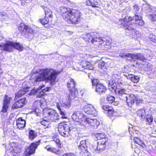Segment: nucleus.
I'll return each mask as SVG.
<instances>
[{
	"label": "nucleus",
	"instance_id": "obj_1",
	"mask_svg": "<svg viewBox=\"0 0 156 156\" xmlns=\"http://www.w3.org/2000/svg\"><path fill=\"white\" fill-rule=\"evenodd\" d=\"M59 12L62 14L64 20L69 23L77 24L80 20V12L78 9H72L64 6L60 7Z\"/></svg>",
	"mask_w": 156,
	"mask_h": 156
},
{
	"label": "nucleus",
	"instance_id": "obj_2",
	"mask_svg": "<svg viewBox=\"0 0 156 156\" xmlns=\"http://www.w3.org/2000/svg\"><path fill=\"white\" fill-rule=\"evenodd\" d=\"M121 27L123 28L125 30H132L134 32H135V30L130 25L135 23L142 26L144 24L142 17L136 15L132 17L131 16H126L124 19H121Z\"/></svg>",
	"mask_w": 156,
	"mask_h": 156
},
{
	"label": "nucleus",
	"instance_id": "obj_3",
	"mask_svg": "<svg viewBox=\"0 0 156 156\" xmlns=\"http://www.w3.org/2000/svg\"><path fill=\"white\" fill-rule=\"evenodd\" d=\"M41 74L46 80H49L51 84H54L57 73L53 69L47 68L41 70Z\"/></svg>",
	"mask_w": 156,
	"mask_h": 156
},
{
	"label": "nucleus",
	"instance_id": "obj_4",
	"mask_svg": "<svg viewBox=\"0 0 156 156\" xmlns=\"http://www.w3.org/2000/svg\"><path fill=\"white\" fill-rule=\"evenodd\" d=\"M73 127L69 122L59 123L58 126V131L60 134L64 137H67L70 135V131Z\"/></svg>",
	"mask_w": 156,
	"mask_h": 156
},
{
	"label": "nucleus",
	"instance_id": "obj_5",
	"mask_svg": "<svg viewBox=\"0 0 156 156\" xmlns=\"http://www.w3.org/2000/svg\"><path fill=\"white\" fill-rule=\"evenodd\" d=\"M73 127L69 122L59 123L58 126V131L60 134L64 137H67L70 135V131Z\"/></svg>",
	"mask_w": 156,
	"mask_h": 156
},
{
	"label": "nucleus",
	"instance_id": "obj_6",
	"mask_svg": "<svg viewBox=\"0 0 156 156\" xmlns=\"http://www.w3.org/2000/svg\"><path fill=\"white\" fill-rule=\"evenodd\" d=\"M45 118L50 121H55L58 119V115L55 110L53 109L46 108L44 110Z\"/></svg>",
	"mask_w": 156,
	"mask_h": 156
},
{
	"label": "nucleus",
	"instance_id": "obj_7",
	"mask_svg": "<svg viewBox=\"0 0 156 156\" xmlns=\"http://www.w3.org/2000/svg\"><path fill=\"white\" fill-rule=\"evenodd\" d=\"M76 82L72 79L69 80L67 84L69 89V97L70 99H73L77 96V89L75 88Z\"/></svg>",
	"mask_w": 156,
	"mask_h": 156
},
{
	"label": "nucleus",
	"instance_id": "obj_8",
	"mask_svg": "<svg viewBox=\"0 0 156 156\" xmlns=\"http://www.w3.org/2000/svg\"><path fill=\"white\" fill-rule=\"evenodd\" d=\"M73 120L76 121L80 125H85L86 116L80 111H77L73 113L71 116Z\"/></svg>",
	"mask_w": 156,
	"mask_h": 156
},
{
	"label": "nucleus",
	"instance_id": "obj_9",
	"mask_svg": "<svg viewBox=\"0 0 156 156\" xmlns=\"http://www.w3.org/2000/svg\"><path fill=\"white\" fill-rule=\"evenodd\" d=\"M92 86H95V91L99 94H101L105 93L107 89L102 84L99 82L96 79H91Z\"/></svg>",
	"mask_w": 156,
	"mask_h": 156
},
{
	"label": "nucleus",
	"instance_id": "obj_10",
	"mask_svg": "<svg viewBox=\"0 0 156 156\" xmlns=\"http://www.w3.org/2000/svg\"><path fill=\"white\" fill-rule=\"evenodd\" d=\"M18 29L21 32V34L26 37H28L33 33L32 28L23 23L20 24V26L19 27Z\"/></svg>",
	"mask_w": 156,
	"mask_h": 156
},
{
	"label": "nucleus",
	"instance_id": "obj_11",
	"mask_svg": "<svg viewBox=\"0 0 156 156\" xmlns=\"http://www.w3.org/2000/svg\"><path fill=\"white\" fill-rule=\"evenodd\" d=\"M82 111H83L87 114L95 115L96 114V111L93 106L91 104L84 105L82 104L81 106Z\"/></svg>",
	"mask_w": 156,
	"mask_h": 156
},
{
	"label": "nucleus",
	"instance_id": "obj_12",
	"mask_svg": "<svg viewBox=\"0 0 156 156\" xmlns=\"http://www.w3.org/2000/svg\"><path fill=\"white\" fill-rule=\"evenodd\" d=\"M40 141L39 140L37 142L32 143L30 146L26 150L25 153V156H29L34 154L37 146L40 144Z\"/></svg>",
	"mask_w": 156,
	"mask_h": 156
},
{
	"label": "nucleus",
	"instance_id": "obj_13",
	"mask_svg": "<svg viewBox=\"0 0 156 156\" xmlns=\"http://www.w3.org/2000/svg\"><path fill=\"white\" fill-rule=\"evenodd\" d=\"M105 143H104L101 140L99 141L97 143L92 145L91 150L97 153H100L103 151L105 148Z\"/></svg>",
	"mask_w": 156,
	"mask_h": 156
},
{
	"label": "nucleus",
	"instance_id": "obj_14",
	"mask_svg": "<svg viewBox=\"0 0 156 156\" xmlns=\"http://www.w3.org/2000/svg\"><path fill=\"white\" fill-rule=\"evenodd\" d=\"M11 98L5 95L3 101V105L1 112L3 113L6 112L9 107V105L10 103V101Z\"/></svg>",
	"mask_w": 156,
	"mask_h": 156
},
{
	"label": "nucleus",
	"instance_id": "obj_15",
	"mask_svg": "<svg viewBox=\"0 0 156 156\" xmlns=\"http://www.w3.org/2000/svg\"><path fill=\"white\" fill-rule=\"evenodd\" d=\"M26 102L25 98H23L16 101L12 105V108L16 109L21 108L25 105Z\"/></svg>",
	"mask_w": 156,
	"mask_h": 156
},
{
	"label": "nucleus",
	"instance_id": "obj_16",
	"mask_svg": "<svg viewBox=\"0 0 156 156\" xmlns=\"http://www.w3.org/2000/svg\"><path fill=\"white\" fill-rule=\"evenodd\" d=\"M13 45L12 42L8 41L2 45V47L4 50L7 51L11 52L13 51Z\"/></svg>",
	"mask_w": 156,
	"mask_h": 156
},
{
	"label": "nucleus",
	"instance_id": "obj_17",
	"mask_svg": "<svg viewBox=\"0 0 156 156\" xmlns=\"http://www.w3.org/2000/svg\"><path fill=\"white\" fill-rule=\"evenodd\" d=\"M95 136L98 140L103 141L104 143H106L108 141V138L104 133H95Z\"/></svg>",
	"mask_w": 156,
	"mask_h": 156
},
{
	"label": "nucleus",
	"instance_id": "obj_18",
	"mask_svg": "<svg viewBox=\"0 0 156 156\" xmlns=\"http://www.w3.org/2000/svg\"><path fill=\"white\" fill-rule=\"evenodd\" d=\"M26 121L21 117L16 119V124L17 128L20 129H23L25 126Z\"/></svg>",
	"mask_w": 156,
	"mask_h": 156
},
{
	"label": "nucleus",
	"instance_id": "obj_19",
	"mask_svg": "<svg viewBox=\"0 0 156 156\" xmlns=\"http://www.w3.org/2000/svg\"><path fill=\"white\" fill-rule=\"evenodd\" d=\"M87 140H85L81 141L78 146V148L83 153L87 151Z\"/></svg>",
	"mask_w": 156,
	"mask_h": 156
},
{
	"label": "nucleus",
	"instance_id": "obj_20",
	"mask_svg": "<svg viewBox=\"0 0 156 156\" xmlns=\"http://www.w3.org/2000/svg\"><path fill=\"white\" fill-rule=\"evenodd\" d=\"M136 97L133 94H128L126 102L129 107H131L134 103Z\"/></svg>",
	"mask_w": 156,
	"mask_h": 156
},
{
	"label": "nucleus",
	"instance_id": "obj_21",
	"mask_svg": "<svg viewBox=\"0 0 156 156\" xmlns=\"http://www.w3.org/2000/svg\"><path fill=\"white\" fill-rule=\"evenodd\" d=\"M94 34H95V33H91L90 34H88L87 36H89L90 35L92 36L94 35ZM91 37L92 39L91 40V42L92 43H94V42H98L101 44H102V43L103 44H104L105 41H103L101 38L97 37H93V36H91Z\"/></svg>",
	"mask_w": 156,
	"mask_h": 156
},
{
	"label": "nucleus",
	"instance_id": "obj_22",
	"mask_svg": "<svg viewBox=\"0 0 156 156\" xmlns=\"http://www.w3.org/2000/svg\"><path fill=\"white\" fill-rule=\"evenodd\" d=\"M132 59L134 61H135L136 59H139L143 61L147 60L146 57L144 56L142 54L140 53L132 54Z\"/></svg>",
	"mask_w": 156,
	"mask_h": 156
},
{
	"label": "nucleus",
	"instance_id": "obj_23",
	"mask_svg": "<svg viewBox=\"0 0 156 156\" xmlns=\"http://www.w3.org/2000/svg\"><path fill=\"white\" fill-rule=\"evenodd\" d=\"M81 66L82 68L86 69L92 70L94 69L92 65L85 60L82 61Z\"/></svg>",
	"mask_w": 156,
	"mask_h": 156
},
{
	"label": "nucleus",
	"instance_id": "obj_24",
	"mask_svg": "<svg viewBox=\"0 0 156 156\" xmlns=\"http://www.w3.org/2000/svg\"><path fill=\"white\" fill-rule=\"evenodd\" d=\"M56 106L60 114L62 115V119H65L66 117V112L65 110L62 108V106L59 103H56Z\"/></svg>",
	"mask_w": 156,
	"mask_h": 156
},
{
	"label": "nucleus",
	"instance_id": "obj_25",
	"mask_svg": "<svg viewBox=\"0 0 156 156\" xmlns=\"http://www.w3.org/2000/svg\"><path fill=\"white\" fill-rule=\"evenodd\" d=\"M28 90V87H25L23 89V90H21L20 91L17 92L16 94V95L15 98V99L16 100L19 97L22 96V95L25 94L27 91Z\"/></svg>",
	"mask_w": 156,
	"mask_h": 156
},
{
	"label": "nucleus",
	"instance_id": "obj_26",
	"mask_svg": "<svg viewBox=\"0 0 156 156\" xmlns=\"http://www.w3.org/2000/svg\"><path fill=\"white\" fill-rule=\"evenodd\" d=\"M110 64V63L108 62H105L102 60H101L99 62V67L104 70L108 68Z\"/></svg>",
	"mask_w": 156,
	"mask_h": 156
},
{
	"label": "nucleus",
	"instance_id": "obj_27",
	"mask_svg": "<svg viewBox=\"0 0 156 156\" xmlns=\"http://www.w3.org/2000/svg\"><path fill=\"white\" fill-rule=\"evenodd\" d=\"M128 79L130 80L131 81L134 83H137L140 80V77L138 76L133 74L129 75L127 76Z\"/></svg>",
	"mask_w": 156,
	"mask_h": 156
},
{
	"label": "nucleus",
	"instance_id": "obj_28",
	"mask_svg": "<svg viewBox=\"0 0 156 156\" xmlns=\"http://www.w3.org/2000/svg\"><path fill=\"white\" fill-rule=\"evenodd\" d=\"M94 122H96L97 125H98L99 123V121H98L96 119H93L90 118H86V122H85V125L83 126L86 125V124L87 123L89 124L91 126H94Z\"/></svg>",
	"mask_w": 156,
	"mask_h": 156
},
{
	"label": "nucleus",
	"instance_id": "obj_29",
	"mask_svg": "<svg viewBox=\"0 0 156 156\" xmlns=\"http://www.w3.org/2000/svg\"><path fill=\"white\" fill-rule=\"evenodd\" d=\"M102 108L104 110L108 111L109 116H112L113 115V110L112 107L108 105H105L103 106Z\"/></svg>",
	"mask_w": 156,
	"mask_h": 156
},
{
	"label": "nucleus",
	"instance_id": "obj_30",
	"mask_svg": "<svg viewBox=\"0 0 156 156\" xmlns=\"http://www.w3.org/2000/svg\"><path fill=\"white\" fill-rule=\"evenodd\" d=\"M13 49L15 48L19 51H22L23 49V46L20 43L17 42H13Z\"/></svg>",
	"mask_w": 156,
	"mask_h": 156
},
{
	"label": "nucleus",
	"instance_id": "obj_31",
	"mask_svg": "<svg viewBox=\"0 0 156 156\" xmlns=\"http://www.w3.org/2000/svg\"><path fill=\"white\" fill-rule=\"evenodd\" d=\"M44 10L45 14V17L51 18L52 17V13L50 9L47 8H44Z\"/></svg>",
	"mask_w": 156,
	"mask_h": 156
},
{
	"label": "nucleus",
	"instance_id": "obj_32",
	"mask_svg": "<svg viewBox=\"0 0 156 156\" xmlns=\"http://www.w3.org/2000/svg\"><path fill=\"white\" fill-rule=\"evenodd\" d=\"M136 112L137 115L141 117V118H145V111L144 109H139Z\"/></svg>",
	"mask_w": 156,
	"mask_h": 156
},
{
	"label": "nucleus",
	"instance_id": "obj_33",
	"mask_svg": "<svg viewBox=\"0 0 156 156\" xmlns=\"http://www.w3.org/2000/svg\"><path fill=\"white\" fill-rule=\"evenodd\" d=\"M40 22L44 26V27H47L48 26H45V25L48 24L49 22V20L48 19V17H45L42 19H40Z\"/></svg>",
	"mask_w": 156,
	"mask_h": 156
},
{
	"label": "nucleus",
	"instance_id": "obj_34",
	"mask_svg": "<svg viewBox=\"0 0 156 156\" xmlns=\"http://www.w3.org/2000/svg\"><path fill=\"white\" fill-rule=\"evenodd\" d=\"M29 137L30 139L33 140L37 136V134L34 131L31 130L29 132Z\"/></svg>",
	"mask_w": 156,
	"mask_h": 156
},
{
	"label": "nucleus",
	"instance_id": "obj_35",
	"mask_svg": "<svg viewBox=\"0 0 156 156\" xmlns=\"http://www.w3.org/2000/svg\"><path fill=\"white\" fill-rule=\"evenodd\" d=\"M72 99H70L69 97L68 101L67 102H63L62 104V105L61 106H62V107L65 108H69L71 106L70 104V100Z\"/></svg>",
	"mask_w": 156,
	"mask_h": 156
},
{
	"label": "nucleus",
	"instance_id": "obj_36",
	"mask_svg": "<svg viewBox=\"0 0 156 156\" xmlns=\"http://www.w3.org/2000/svg\"><path fill=\"white\" fill-rule=\"evenodd\" d=\"M132 54L131 53H120L119 56L122 58H130L132 59Z\"/></svg>",
	"mask_w": 156,
	"mask_h": 156
},
{
	"label": "nucleus",
	"instance_id": "obj_37",
	"mask_svg": "<svg viewBox=\"0 0 156 156\" xmlns=\"http://www.w3.org/2000/svg\"><path fill=\"white\" fill-rule=\"evenodd\" d=\"M44 80H46V79L44 76H43V75L41 73L40 74L37 76L35 80V81L36 82H39L41 81H43Z\"/></svg>",
	"mask_w": 156,
	"mask_h": 156
},
{
	"label": "nucleus",
	"instance_id": "obj_38",
	"mask_svg": "<svg viewBox=\"0 0 156 156\" xmlns=\"http://www.w3.org/2000/svg\"><path fill=\"white\" fill-rule=\"evenodd\" d=\"M48 121L49 120L47 121L45 119H43L41 122V123L45 127H45L48 128V127L50 124L49 122Z\"/></svg>",
	"mask_w": 156,
	"mask_h": 156
},
{
	"label": "nucleus",
	"instance_id": "obj_39",
	"mask_svg": "<svg viewBox=\"0 0 156 156\" xmlns=\"http://www.w3.org/2000/svg\"><path fill=\"white\" fill-rule=\"evenodd\" d=\"M128 95V94H124L123 95L119 96L118 97L121 100H122L124 102H126V100H127Z\"/></svg>",
	"mask_w": 156,
	"mask_h": 156
},
{
	"label": "nucleus",
	"instance_id": "obj_40",
	"mask_svg": "<svg viewBox=\"0 0 156 156\" xmlns=\"http://www.w3.org/2000/svg\"><path fill=\"white\" fill-rule=\"evenodd\" d=\"M153 120V118L151 115H147L146 116V123L150 124Z\"/></svg>",
	"mask_w": 156,
	"mask_h": 156
},
{
	"label": "nucleus",
	"instance_id": "obj_41",
	"mask_svg": "<svg viewBox=\"0 0 156 156\" xmlns=\"http://www.w3.org/2000/svg\"><path fill=\"white\" fill-rule=\"evenodd\" d=\"M127 91L125 89L122 88H119L118 90L119 96L127 94Z\"/></svg>",
	"mask_w": 156,
	"mask_h": 156
},
{
	"label": "nucleus",
	"instance_id": "obj_42",
	"mask_svg": "<svg viewBox=\"0 0 156 156\" xmlns=\"http://www.w3.org/2000/svg\"><path fill=\"white\" fill-rule=\"evenodd\" d=\"M108 102L110 103H112L115 100V98L113 96L108 95L106 98Z\"/></svg>",
	"mask_w": 156,
	"mask_h": 156
},
{
	"label": "nucleus",
	"instance_id": "obj_43",
	"mask_svg": "<svg viewBox=\"0 0 156 156\" xmlns=\"http://www.w3.org/2000/svg\"><path fill=\"white\" fill-rule=\"evenodd\" d=\"M46 148L48 151H50L55 153H56L58 152V151L57 149L52 147H50L48 146H47L46 147Z\"/></svg>",
	"mask_w": 156,
	"mask_h": 156
},
{
	"label": "nucleus",
	"instance_id": "obj_44",
	"mask_svg": "<svg viewBox=\"0 0 156 156\" xmlns=\"http://www.w3.org/2000/svg\"><path fill=\"white\" fill-rule=\"evenodd\" d=\"M149 38L151 41L156 43V35L151 34L149 35Z\"/></svg>",
	"mask_w": 156,
	"mask_h": 156
},
{
	"label": "nucleus",
	"instance_id": "obj_45",
	"mask_svg": "<svg viewBox=\"0 0 156 156\" xmlns=\"http://www.w3.org/2000/svg\"><path fill=\"white\" fill-rule=\"evenodd\" d=\"M119 77V76L117 74H113L112 75V77L113 79V80H112V83H114L116 82V79H117Z\"/></svg>",
	"mask_w": 156,
	"mask_h": 156
},
{
	"label": "nucleus",
	"instance_id": "obj_46",
	"mask_svg": "<svg viewBox=\"0 0 156 156\" xmlns=\"http://www.w3.org/2000/svg\"><path fill=\"white\" fill-rule=\"evenodd\" d=\"M149 18L152 21H156V14L150 15Z\"/></svg>",
	"mask_w": 156,
	"mask_h": 156
},
{
	"label": "nucleus",
	"instance_id": "obj_47",
	"mask_svg": "<svg viewBox=\"0 0 156 156\" xmlns=\"http://www.w3.org/2000/svg\"><path fill=\"white\" fill-rule=\"evenodd\" d=\"M98 3L96 0H94L93 2H92V6L93 7H98Z\"/></svg>",
	"mask_w": 156,
	"mask_h": 156
},
{
	"label": "nucleus",
	"instance_id": "obj_48",
	"mask_svg": "<svg viewBox=\"0 0 156 156\" xmlns=\"http://www.w3.org/2000/svg\"><path fill=\"white\" fill-rule=\"evenodd\" d=\"M134 141L136 144H140V140L137 137H134L133 139Z\"/></svg>",
	"mask_w": 156,
	"mask_h": 156
},
{
	"label": "nucleus",
	"instance_id": "obj_49",
	"mask_svg": "<svg viewBox=\"0 0 156 156\" xmlns=\"http://www.w3.org/2000/svg\"><path fill=\"white\" fill-rule=\"evenodd\" d=\"M135 100L136 104H139L140 102L142 103L143 101L142 99H140V98H139V97H136Z\"/></svg>",
	"mask_w": 156,
	"mask_h": 156
},
{
	"label": "nucleus",
	"instance_id": "obj_50",
	"mask_svg": "<svg viewBox=\"0 0 156 156\" xmlns=\"http://www.w3.org/2000/svg\"><path fill=\"white\" fill-rule=\"evenodd\" d=\"M49 87H47L46 88H45L44 89H43L41 90V92H43V94H44L46 91H48L49 90Z\"/></svg>",
	"mask_w": 156,
	"mask_h": 156
},
{
	"label": "nucleus",
	"instance_id": "obj_51",
	"mask_svg": "<svg viewBox=\"0 0 156 156\" xmlns=\"http://www.w3.org/2000/svg\"><path fill=\"white\" fill-rule=\"evenodd\" d=\"M62 156H76V155L72 153H69L64 154Z\"/></svg>",
	"mask_w": 156,
	"mask_h": 156
},
{
	"label": "nucleus",
	"instance_id": "obj_52",
	"mask_svg": "<svg viewBox=\"0 0 156 156\" xmlns=\"http://www.w3.org/2000/svg\"><path fill=\"white\" fill-rule=\"evenodd\" d=\"M86 3L87 5L92 6V2L90 0H87L86 1Z\"/></svg>",
	"mask_w": 156,
	"mask_h": 156
},
{
	"label": "nucleus",
	"instance_id": "obj_53",
	"mask_svg": "<svg viewBox=\"0 0 156 156\" xmlns=\"http://www.w3.org/2000/svg\"><path fill=\"white\" fill-rule=\"evenodd\" d=\"M44 85L43 84H42V85H40L39 86L38 88L37 89V91H39L40 90H41L42 87H44Z\"/></svg>",
	"mask_w": 156,
	"mask_h": 156
},
{
	"label": "nucleus",
	"instance_id": "obj_54",
	"mask_svg": "<svg viewBox=\"0 0 156 156\" xmlns=\"http://www.w3.org/2000/svg\"><path fill=\"white\" fill-rule=\"evenodd\" d=\"M6 14H4L2 12H0V18L1 17H4V16H6Z\"/></svg>",
	"mask_w": 156,
	"mask_h": 156
},
{
	"label": "nucleus",
	"instance_id": "obj_55",
	"mask_svg": "<svg viewBox=\"0 0 156 156\" xmlns=\"http://www.w3.org/2000/svg\"><path fill=\"white\" fill-rule=\"evenodd\" d=\"M94 127L95 128H97L98 126L100 125V123L99 121V123L98 125L96 124V122H94Z\"/></svg>",
	"mask_w": 156,
	"mask_h": 156
},
{
	"label": "nucleus",
	"instance_id": "obj_56",
	"mask_svg": "<svg viewBox=\"0 0 156 156\" xmlns=\"http://www.w3.org/2000/svg\"><path fill=\"white\" fill-rule=\"evenodd\" d=\"M111 42V40L109 38L108 40H107L106 43L108 44H110Z\"/></svg>",
	"mask_w": 156,
	"mask_h": 156
},
{
	"label": "nucleus",
	"instance_id": "obj_57",
	"mask_svg": "<svg viewBox=\"0 0 156 156\" xmlns=\"http://www.w3.org/2000/svg\"><path fill=\"white\" fill-rule=\"evenodd\" d=\"M38 94H39V96H40L41 95H43L44 94H43V92H41V90L39 92Z\"/></svg>",
	"mask_w": 156,
	"mask_h": 156
},
{
	"label": "nucleus",
	"instance_id": "obj_58",
	"mask_svg": "<svg viewBox=\"0 0 156 156\" xmlns=\"http://www.w3.org/2000/svg\"><path fill=\"white\" fill-rule=\"evenodd\" d=\"M39 72H40V71H34V70L33 71V73H35V74L39 73Z\"/></svg>",
	"mask_w": 156,
	"mask_h": 156
},
{
	"label": "nucleus",
	"instance_id": "obj_59",
	"mask_svg": "<svg viewBox=\"0 0 156 156\" xmlns=\"http://www.w3.org/2000/svg\"><path fill=\"white\" fill-rule=\"evenodd\" d=\"M55 142L57 144H58L59 142V140L58 139L56 138L55 140Z\"/></svg>",
	"mask_w": 156,
	"mask_h": 156
},
{
	"label": "nucleus",
	"instance_id": "obj_60",
	"mask_svg": "<svg viewBox=\"0 0 156 156\" xmlns=\"http://www.w3.org/2000/svg\"><path fill=\"white\" fill-rule=\"evenodd\" d=\"M2 73V70L0 68V75Z\"/></svg>",
	"mask_w": 156,
	"mask_h": 156
},
{
	"label": "nucleus",
	"instance_id": "obj_61",
	"mask_svg": "<svg viewBox=\"0 0 156 156\" xmlns=\"http://www.w3.org/2000/svg\"><path fill=\"white\" fill-rule=\"evenodd\" d=\"M24 0L25 1V2H27L29 1V2L30 1H31L32 0Z\"/></svg>",
	"mask_w": 156,
	"mask_h": 156
},
{
	"label": "nucleus",
	"instance_id": "obj_62",
	"mask_svg": "<svg viewBox=\"0 0 156 156\" xmlns=\"http://www.w3.org/2000/svg\"><path fill=\"white\" fill-rule=\"evenodd\" d=\"M155 121L156 122V118L155 119Z\"/></svg>",
	"mask_w": 156,
	"mask_h": 156
},
{
	"label": "nucleus",
	"instance_id": "obj_63",
	"mask_svg": "<svg viewBox=\"0 0 156 156\" xmlns=\"http://www.w3.org/2000/svg\"><path fill=\"white\" fill-rule=\"evenodd\" d=\"M0 47H1V45L0 44Z\"/></svg>",
	"mask_w": 156,
	"mask_h": 156
}]
</instances>
